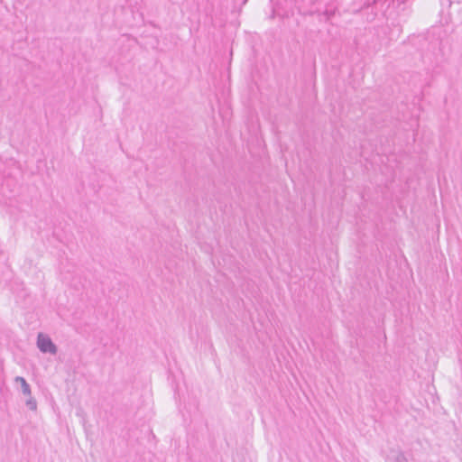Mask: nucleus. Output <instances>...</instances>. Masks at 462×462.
<instances>
[{
    "label": "nucleus",
    "instance_id": "nucleus-1",
    "mask_svg": "<svg viewBox=\"0 0 462 462\" xmlns=\"http://www.w3.org/2000/svg\"><path fill=\"white\" fill-rule=\"evenodd\" d=\"M37 347L44 354L55 355L58 351L57 346L51 338L43 333H39L37 336Z\"/></svg>",
    "mask_w": 462,
    "mask_h": 462
},
{
    "label": "nucleus",
    "instance_id": "nucleus-2",
    "mask_svg": "<svg viewBox=\"0 0 462 462\" xmlns=\"http://www.w3.org/2000/svg\"><path fill=\"white\" fill-rule=\"evenodd\" d=\"M15 382L16 383H21V389H22V393L24 394V395H28L30 396L32 392H31V386L30 384L27 383V381L22 377V376H16L15 377Z\"/></svg>",
    "mask_w": 462,
    "mask_h": 462
},
{
    "label": "nucleus",
    "instance_id": "nucleus-3",
    "mask_svg": "<svg viewBox=\"0 0 462 462\" xmlns=\"http://www.w3.org/2000/svg\"><path fill=\"white\" fill-rule=\"evenodd\" d=\"M409 0H392L393 7L401 10L406 9V3Z\"/></svg>",
    "mask_w": 462,
    "mask_h": 462
},
{
    "label": "nucleus",
    "instance_id": "nucleus-4",
    "mask_svg": "<svg viewBox=\"0 0 462 462\" xmlns=\"http://www.w3.org/2000/svg\"><path fill=\"white\" fill-rule=\"evenodd\" d=\"M336 14V10L335 9H326L324 12L320 13L319 14L320 15H323L326 17V22H328L331 17H333Z\"/></svg>",
    "mask_w": 462,
    "mask_h": 462
},
{
    "label": "nucleus",
    "instance_id": "nucleus-5",
    "mask_svg": "<svg viewBox=\"0 0 462 462\" xmlns=\"http://www.w3.org/2000/svg\"><path fill=\"white\" fill-rule=\"evenodd\" d=\"M394 462H409V460L405 454L402 450H399L394 457Z\"/></svg>",
    "mask_w": 462,
    "mask_h": 462
},
{
    "label": "nucleus",
    "instance_id": "nucleus-6",
    "mask_svg": "<svg viewBox=\"0 0 462 462\" xmlns=\"http://www.w3.org/2000/svg\"><path fill=\"white\" fill-rule=\"evenodd\" d=\"M26 406L31 410V411H35L37 409V402L34 398L32 397H30L27 401H26Z\"/></svg>",
    "mask_w": 462,
    "mask_h": 462
},
{
    "label": "nucleus",
    "instance_id": "nucleus-7",
    "mask_svg": "<svg viewBox=\"0 0 462 462\" xmlns=\"http://www.w3.org/2000/svg\"><path fill=\"white\" fill-rule=\"evenodd\" d=\"M246 2H247V0H243L242 4H243V5H245V4H246Z\"/></svg>",
    "mask_w": 462,
    "mask_h": 462
}]
</instances>
